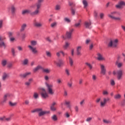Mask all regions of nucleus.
I'll use <instances>...</instances> for the list:
<instances>
[{"instance_id":"obj_57","label":"nucleus","mask_w":125,"mask_h":125,"mask_svg":"<svg viewBox=\"0 0 125 125\" xmlns=\"http://www.w3.org/2000/svg\"><path fill=\"white\" fill-rule=\"evenodd\" d=\"M110 84L111 85H112V86L115 85V81H114V80H111L110 81Z\"/></svg>"},{"instance_id":"obj_5","label":"nucleus","mask_w":125,"mask_h":125,"mask_svg":"<svg viewBox=\"0 0 125 125\" xmlns=\"http://www.w3.org/2000/svg\"><path fill=\"white\" fill-rule=\"evenodd\" d=\"M46 86L47 88V92L49 94L53 95L54 94V91L53 90V85L51 84L46 83Z\"/></svg>"},{"instance_id":"obj_2","label":"nucleus","mask_w":125,"mask_h":125,"mask_svg":"<svg viewBox=\"0 0 125 125\" xmlns=\"http://www.w3.org/2000/svg\"><path fill=\"white\" fill-rule=\"evenodd\" d=\"M13 97V95L11 93H7L4 95L3 97V99L0 101V105H4L7 102V100L8 99H11Z\"/></svg>"},{"instance_id":"obj_61","label":"nucleus","mask_w":125,"mask_h":125,"mask_svg":"<svg viewBox=\"0 0 125 125\" xmlns=\"http://www.w3.org/2000/svg\"><path fill=\"white\" fill-rule=\"evenodd\" d=\"M25 85H26V86H29V85L31 84V83H30V82H29L28 81L25 82L24 83Z\"/></svg>"},{"instance_id":"obj_47","label":"nucleus","mask_w":125,"mask_h":125,"mask_svg":"<svg viewBox=\"0 0 125 125\" xmlns=\"http://www.w3.org/2000/svg\"><path fill=\"white\" fill-rule=\"evenodd\" d=\"M52 120H53V121H57V116L55 115H54L52 116Z\"/></svg>"},{"instance_id":"obj_12","label":"nucleus","mask_w":125,"mask_h":125,"mask_svg":"<svg viewBox=\"0 0 125 125\" xmlns=\"http://www.w3.org/2000/svg\"><path fill=\"white\" fill-rule=\"evenodd\" d=\"M84 26L86 29H91V21H86L84 23Z\"/></svg>"},{"instance_id":"obj_42","label":"nucleus","mask_w":125,"mask_h":125,"mask_svg":"<svg viewBox=\"0 0 125 125\" xmlns=\"http://www.w3.org/2000/svg\"><path fill=\"white\" fill-rule=\"evenodd\" d=\"M24 104L26 106H29L30 105V101L29 100H26L24 101Z\"/></svg>"},{"instance_id":"obj_15","label":"nucleus","mask_w":125,"mask_h":125,"mask_svg":"<svg viewBox=\"0 0 125 125\" xmlns=\"http://www.w3.org/2000/svg\"><path fill=\"white\" fill-rule=\"evenodd\" d=\"M74 31L73 29H70L69 31H67L66 33V37L67 39H71L72 37V33Z\"/></svg>"},{"instance_id":"obj_11","label":"nucleus","mask_w":125,"mask_h":125,"mask_svg":"<svg viewBox=\"0 0 125 125\" xmlns=\"http://www.w3.org/2000/svg\"><path fill=\"white\" fill-rule=\"evenodd\" d=\"M101 68V74L102 75H106V67H105V65L103 64H100Z\"/></svg>"},{"instance_id":"obj_31","label":"nucleus","mask_w":125,"mask_h":125,"mask_svg":"<svg viewBox=\"0 0 125 125\" xmlns=\"http://www.w3.org/2000/svg\"><path fill=\"white\" fill-rule=\"evenodd\" d=\"M51 70L49 68H43L42 69V72H43V73H46V74H49V73H50L51 72Z\"/></svg>"},{"instance_id":"obj_25","label":"nucleus","mask_w":125,"mask_h":125,"mask_svg":"<svg viewBox=\"0 0 125 125\" xmlns=\"http://www.w3.org/2000/svg\"><path fill=\"white\" fill-rule=\"evenodd\" d=\"M26 28H27V24L26 23H23L21 25L20 31L21 32H24L26 30Z\"/></svg>"},{"instance_id":"obj_20","label":"nucleus","mask_w":125,"mask_h":125,"mask_svg":"<svg viewBox=\"0 0 125 125\" xmlns=\"http://www.w3.org/2000/svg\"><path fill=\"white\" fill-rule=\"evenodd\" d=\"M31 72H26L24 74H21L20 75V77H21L22 79H25L26 78H28L29 76H31Z\"/></svg>"},{"instance_id":"obj_17","label":"nucleus","mask_w":125,"mask_h":125,"mask_svg":"<svg viewBox=\"0 0 125 125\" xmlns=\"http://www.w3.org/2000/svg\"><path fill=\"white\" fill-rule=\"evenodd\" d=\"M82 46H78L76 47V53L77 54V55H78L79 56H81V55H82Z\"/></svg>"},{"instance_id":"obj_35","label":"nucleus","mask_w":125,"mask_h":125,"mask_svg":"<svg viewBox=\"0 0 125 125\" xmlns=\"http://www.w3.org/2000/svg\"><path fill=\"white\" fill-rule=\"evenodd\" d=\"M7 64V61L6 60H3L1 62V64L2 66H5Z\"/></svg>"},{"instance_id":"obj_56","label":"nucleus","mask_w":125,"mask_h":125,"mask_svg":"<svg viewBox=\"0 0 125 125\" xmlns=\"http://www.w3.org/2000/svg\"><path fill=\"white\" fill-rule=\"evenodd\" d=\"M11 51H12V55L13 56H15V49H14V48H12L11 49Z\"/></svg>"},{"instance_id":"obj_46","label":"nucleus","mask_w":125,"mask_h":125,"mask_svg":"<svg viewBox=\"0 0 125 125\" xmlns=\"http://www.w3.org/2000/svg\"><path fill=\"white\" fill-rule=\"evenodd\" d=\"M46 55L48 57H51V53L48 51H46Z\"/></svg>"},{"instance_id":"obj_52","label":"nucleus","mask_w":125,"mask_h":125,"mask_svg":"<svg viewBox=\"0 0 125 125\" xmlns=\"http://www.w3.org/2000/svg\"><path fill=\"white\" fill-rule=\"evenodd\" d=\"M71 14H72V15H75V13H76V10L75 9H73L72 8L71 9Z\"/></svg>"},{"instance_id":"obj_21","label":"nucleus","mask_w":125,"mask_h":125,"mask_svg":"<svg viewBox=\"0 0 125 125\" xmlns=\"http://www.w3.org/2000/svg\"><path fill=\"white\" fill-rule=\"evenodd\" d=\"M40 8H38V7L36 6V10H35V11L31 13V15L32 16H34V15H38L40 13Z\"/></svg>"},{"instance_id":"obj_9","label":"nucleus","mask_w":125,"mask_h":125,"mask_svg":"<svg viewBox=\"0 0 125 125\" xmlns=\"http://www.w3.org/2000/svg\"><path fill=\"white\" fill-rule=\"evenodd\" d=\"M97 59L98 60V61H105L106 60L105 57L103 56V54L99 52L97 53Z\"/></svg>"},{"instance_id":"obj_58","label":"nucleus","mask_w":125,"mask_h":125,"mask_svg":"<svg viewBox=\"0 0 125 125\" xmlns=\"http://www.w3.org/2000/svg\"><path fill=\"white\" fill-rule=\"evenodd\" d=\"M5 121H6L7 122H9V121H11V116H10L8 118L5 117Z\"/></svg>"},{"instance_id":"obj_30","label":"nucleus","mask_w":125,"mask_h":125,"mask_svg":"<svg viewBox=\"0 0 125 125\" xmlns=\"http://www.w3.org/2000/svg\"><path fill=\"white\" fill-rule=\"evenodd\" d=\"M122 98V95L120 94H117L114 96V99L116 100H120Z\"/></svg>"},{"instance_id":"obj_59","label":"nucleus","mask_w":125,"mask_h":125,"mask_svg":"<svg viewBox=\"0 0 125 125\" xmlns=\"http://www.w3.org/2000/svg\"><path fill=\"white\" fill-rule=\"evenodd\" d=\"M61 53L62 54L63 57H64V56H65V55H67V53H64L63 51L61 50L60 51Z\"/></svg>"},{"instance_id":"obj_43","label":"nucleus","mask_w":125,"mask_h":125,"mask_svg":"<svg viewBox=\"0 0 125 125\" xmlns=\"http://www.w3.org/2000/svg\"><path fill=\"white\" fill-rule=\"evenodd\" d=\"M83 3L84 5V8L87 6V1H86L85 0H83Z\"/></svg>"},{"instance_id":"obj_28","label":"nucleus","mask_w":125,"mask_h":125,"mask_svg":"<svg viewBox=\"0 0 125 125\" xmlns=\"http://www.w3.org/2000/svg\"><path fill=\"white\" fill-rule=\"evenodd\" d=\"M29 13H31V11H30V10H24L21 12L22 15H25V14H29Z\"/></svg>"},{"instance_id":"obj_1","label":"nucleus","mask_w":125,"mask_h":125,"mask_svg":"<svg viewBox=\"0 0 125 125\" xmlns=\"http://www.w3.org/2000/svg\"><path fill=\"white\" fill-rule=\"evenodd\" d=\"M31 45H28V47L33 54H38V50L36 47L33 46H36L38 44V42L36 41H31L30 42Z\"/></svg>"},{"instance_id":"obj_4","label":"nucleus","mask_w":125,"mask_h":125,"mask_svg":"<svg viewBox=\"0 0 125 125\" xmlns=\"http://www.w3.org/2000/svg\"><path fill=\"white\" fill-rule=\"evenodd\" d=\"M118 42H119L118 39L111 40L108 44V47H117V46H118Z\"/></svg>"},{"instance_id":"obj_33","label":"nucleus","mask_w":125,"mask_h":125,"mask_svg":"<svg viewBox=\"0 0 125 125\" xmlns=\"http://www.w3.org/2000/svg\"><path fill=\"white\" fill-rule=\"evenodd\" d=\"M85 65L87 66V67L89 68V70H92V68H93V66L90 64V63L89 62H85Z\"/></svg>"},{"instance_id":"obj_64","label":"nucleus","mask_w":125,"mask_h":125,"mask_svg":"<svg viewBox=\"0 0 125 125\" xmlns=\"http://www.w3.org/2000/svg\"><path fill=\"white\" fill-rule=\"evenodd\" d=\"M50 109L51 111H55V110H56V108L53 106H51Z\"/></svg>"},{"instance_id":"obj_60","label":"nucleus","mask_w":125,"mask_h":125,"mask_svg":"<svg viewBox=\"0 0 125 125\" xmlns=\"http://www.w3.org/2000/svg\"><path fill=\"white\" fill-rule=\"evenodd\" d=\"M92 79L93 80L95 81L97 79V77L95 75H93L92 76Z\"/></svg>"},{"instance_id":"obj_32","label":"nucleus","mask_w":125,"mask_h":125,"mask_svg":"<svg viewBox=\"0 0 125 125\" xmlns=\"http://www.w3.org/2000/svg\"><path fill=\"white\" fill-rule=\"evenodd\" d=\"M69 64L71 67L74 65V60H73V59L71 58V57H69Z\"/></svg>"},{"instance_id":"obj_44","label":"nucleus","mask_w":125,"mask_h":125,"mask_svg":"<svg viewBox=\"0 0 125 125\" xmlns=\"http://www.w3.org/2000/svg\"><path fill=\"white\" fill-rule=\"evenodd\" d=\"M65 103L67 105L68 108H71V105H70L71 102L70 101H65Z\"/></svg>"},{"instance_id":"obj_34","label":"nucleus","mask_w":125,"mask_h":125,"mask_svg":"<svg viewBox=\"0 0 125 125\" xmlns=\"http://www.w3.org/2000/svg\"><path fill=\"white\" fill-rule=\"evenodd\" d=\"M70 45V43L68 42H65V44L63 45L64 49H67L69 46Z\"/></svg>"},{"instance_id":"obj_8","label":"nucleus","mask_w":125,"mask_h":125,"mask_svg":"<svg viewBox=\"0 0 125 125\" xmlns=\"http://www.w3.org/2000/svg\"><path fill=\"white\" fill-rule=\"evenodd\" d=\"M39 110H40L38 112L39 117H42V116H44V115H47V114H49V113H50L49 111H43L42 108H39Z\"/></svg>"},{"instance_id":"obj_54","label":"nucleus","mask_w":125,"mask_h":125,"mask_svg":"<svg viewBox=\"0 0 125 125\" xmlns=\"http://www.w3.org/2000/svg\"><path fill=\"white\" fill-rule=\"evenodd\" d=\"M64 21H65V22H67V23H70V22H71V20H70L69 19V18H65L64 19Z\"/></svg>"},{"instance_id":"obj_6","label":"nucleus","mask_w":125,"mask_h":125,"mask_svg":"<svg viewBox=\"0 0 125 125\" xmlns=\"http://www.w3.org/2000/svg\"><path fill=\"white\" fill-rule=\"evenodd\" d=\"M113 75H116V74H117V80L118 81H121V80H122V78H123V70L122 69L118 70L116 72V71H113Z\"/></svg>"},{"instance_id":"obj_50","label":"nucleus","mask_w":125,"mask_h":125,"mask_svg":"<svg viewBox=\"0 0 125 125\" xmlns=\"http://www.w3.org/2000/svg\"><path fill=\"white\" fill-rule=\"evenodd\" d=\"M41 109L40 108H36L33 110L31 111V113H36V112H38L39 113V111H40Z\"/></svg>"},{"instance_id":"obj_3","label":"nucleus","mask_w":125,"mask_h":125,"mask_svg":"<svg viewBox=\"0 0 125 125\" xmlns=\"http://www.w3.org/2000/svg\"><path fill=\"white\" fill-rule=\"evenodd\" d=\"M116 14H117V12L113 11L108 14L107 16L109 17V18H110V19H112L113 20H116V21H121V19L120 17H115Z\"/></svg>"},{"instance_id":"obj_63","label":"nucleus","mask_w":125,"mask_h":125,"mask_svg":"<svg viewBox=\"0 0 125 125\" xmlns=\"http://www.w3.org/2000/svg\"><path fill=\"white\" fill-rule=\"evenodd\" d=\"M74 109L75 110V112H79V106H78V105L75 106Z\"/></svg>"},{"instance_id":"obj_19","label":"nucleus","mask_w":125,"mask_h":125,"mask_svg":"<svg viewBox=\"0 0 125 125\" xmlns=\"http://www.w3.org/2000/svg\"><path fill=\"white\" fill-rule=\"evenodd\" d=\"M9 9H10L12 14H14L16 11V7L14 5H12L9 7Z\"/></svg>"},{"instance_id":"obj_39","label":"nucleus","mask_w":125,"mask_h":125,"mask_svg":"<svg viewBox=\"0 0 125 125\" xmlns=\"http://www.w3.org/2000/svg\"><path fill=\"white\" fill-rule=\"evenodd\" d=\"M9 105L11 106H16V105H17V103H12L11 102H9Z\"/></svg>"},{"instance_id":"obj_16","label":"nucleus","mask_w":125,"mask_h":125,"mask_svg":"<svg viewBox=\"0 0 125 125\" xmlns=\"http://www.w3.org/2000/svg\"><path fill=\"white\" fill-rule=\"evenodd\" d=\"M115 65L117 66V68H122L124 66V63L120 61H116L115 62Z\"/></svg>"},{"instance_id":"obj_48","label":"nucleus","mask_w":125,"mask_h":125,"mask_svg":"<svg viewBox=\"0 0 125 125\" xmlns=\"http://www.w3.org/2000/svg\"><path fill=\"white\" fill-rule=\"evenodd\" d=\"M118 3L120 4V5L121 6V7H122L123 5H125V1H120L119 2H118Z\"/></svg>"},{"instance_id":"obj_36","label":"nucleus","mask_w":125,"mask_h":125,"mask_svg":"<svg viewBox=\"0 0 125 125\" xmlns=\"http://www.w3.org/2000/svg\"><path fill=\"white\" fill-rule=\"evenodd\" d=\"M65 74L67 76H70V69H69L68 68H66L65 69Z\"/></svg>"},{"instance_id":"obj_18","label":"nucleus","mask_w":125,"mask_h":125,"mask_svg":"<svg viewBox=\"0 0 125 125\" xmlns=\"http://www.w3.org/2000/svg\"><path fill=\"white\" fill-rule=\"evenodd\" d=\"M34 25L36 28H41L42 27V23L41 22H38L36 20L34 22Z\"/></svg>"},{"instance_id":"obj_10","label":"nucleus","mask_w":125,"mask_h":125,"mask_svg":"<svg viewBox=\"0 0 125 125\" xmlns=\"http://www.w3.org/2000/svg\"><path fill=\"white\" fill-rule=\"evenodd\" d=\"M41 96L42 98H47V97H48V94L44 88L41 89Z\"/></svg>"},{"instance_id":"obj_22","label":"nucleus","mask_w":125,"mask_h":125,"mask_svg":"<svg viewBox=\"0 0 125 125\" xmlns=\"http://www.w3.org/2000/svg\"><path fill=\"white\" fill-rule=\"evenodd\" d=\"M8 74L6 73V72H4L3 73L2 76V80L3 82H5V81H6V80H7V79H8Z\"/></svg>"},{"instance_id":"obj_40","label":"nucleus","mask_w":125,"mask_h":125,"mask_svg":"<svg viewBox=\"0 0 125 125\" xmlns=\"http://www.w3.org/2000/svg\"><path fill=\"white\" fill-rule=\"evenodd\" d=\"M103 122L104 124H110V123H111V122L109 120H108L107 119H103Z\"/></svg>"},{"instance_id":"obj_27","label":"nucleus","mask_w":125,"mask_h":125,"mask_svg":"<svg viewBox=\"0 0 125 125\" xmlns=\"http://www.w3.org/2000/svg\"><path fill=\"white\" fill-rule=\"evenodd\" d=\"M57 24H58V23L57 21H54L51 23L50 27H51L52 29H54V28L57 27Z\"/></svg>"},{"instance_id":"obj_53","label":"nucleus","mask_w":125,"mask_h":125,"mask_svg":"<svg viewBox=\"0 0 125 125\" xmlns=\"http://www.w3.org/2000/svg\"><path fill=\"white\" fill-rule=\"evenodd\" d=\"M64 116L65 117V118H67V119H69V118H70V114H69V113L66 112L64 114Z\"/></svg>"},{"instance_id":"obj_23","label":"nucleus","mask_w":125,"mask_h":125,"mask_svg":"<svg viewBox=\"0 0 125 125\" xmlns=\"http://www.w3.org/2000/svg\"><path fill=\"white\" fill-rule=\"evenodd\" d=\"M74 27L75 28H81L82 27V20H80L78 21L75 23Z\"/></svg>"},{"instance_id":"obj_55","label":"nucleus","mask_w":125,"mask_h":125,"mask_svg":"<svg viewBox=\"0 0 125 125\" xmlns=\"http://www.w3.org/2000/svg\"><path fill=\"white\" fill-rule=\"evenodd\" d=\"M115 7L120 9L121 8H122V6L119 4V3H118L117 4L115 5Z\"/></svg>"},{"instance_id":"obj_49","label":"nucleus","mask_w":125,"mask_h":125,"mask_svg":"<svg viewBox=\"0 0 125 125\" xmlns=\"http://www.w3.org/2000/svg\"><path fill=\"white\" fill-rule=\"evenodd\" d=\"M61 9V6L60 5H57L55 7L56 10H60Z\"/></svg>"},{"instance_id":"obj_24","label":"nucleus","mask_w":125,"mask_h":125,"mask_svg":"<svg viewBox=\"0 0 125 125\" xmlns=\"http://www.w3.org/2000/svg\"><path fill=\"white\" fill-rule=\"evenodd\" d=\"M44 0H38V2L36 3V5L38 8H41L42 7V3L43 2Z\"/></svg>"},{"instance_id":"obj_51","label":"nucleus","mask_w":125,"mask_h":125,"mask_svg":"<svg viewBox=\"0 0 125 125\" xmlns=\"http://www.w3.org/2000/svg\"><path fill=\"white\" fill-rule=\"evenodd\" d=\"M13 66V64L12 63H9L7 65V67L9 68V69H11Z\"/></svg>"},{"instance_id":"obj_26","label":"nucleus","mask_w":125,"mask_h":125,"mask_svg":"<svg viewBox=\"0 0 125 125\" xmlns=\"http://www.w3.org/2000/svg\"><path fill=\"white\" fill-rule=\"evenodd\" d=\"M22 64L24 66H27V65H28V64H29V59H24L22 62Z\"/></svg>"},{"instance_id":"obj_29","label":"nucleus","mask_w":125,"mask_h":125,"mask_svg":"<svg viewBox=\"0 0 125 125\" xmlns=\"http://www.w3.org/2000/svg\"><path fill=\"white\" fill-rule=\"evenodd\" d=\"M43 68L41 66V65H38L36 67H35L33 71L34 72H37V71H39V70H42Z\"/></svg>"},{"instance_id":"obj_14","label":"nucleus","mask_w":125,"mask_h":125,"mask_svg":"<svg viewBox=\"0 0 125 125\" xmlns=\"http://www.w3.org/2000/svg\"><path fill=\"white\" fill-rule=\"evenodd\" d=\"M54 64H56L58 67H61L64 64V61L62 60H59L58 62L54 61Z\"/></svg>"},{"instance_id":"obj_41","label":"nucleus","mask_w":125,"mask_h":125,"mask_svg":"<svg viewBox=\"0 0 125 125\" xmlns=\"http://www.w3.org/2000/svg\"><path fill=\"white\" fill-rule=\"evenodd\" d=\"M92 121V117H88L86 119L85 121L87 123H90Z\"/></svg>"},{"instance_id":"obj_38","label":"nucleus","mask_w":125,"mask_h":125,"mask_svg":"<svg viewBox=\"0 0 125 125\" xmlns=\"http://www.w3.org/2000/svg\"><path fill=\"white\" fill-rule=\"evenodd\" d=\"M33 97L35 99H38V98H39V94L37 92H35L33 94Z\"/></svg>"},{"instance_id":"obj_62","label":"nucleus","mask_w":125,"mask_h":125,"mask_svg":"<svg viewBox=\"0 0 125 125\" xmlns=\"http://www.w3.org/2000/svg\"><path fill=\"white\" fill-rule=\"evenodd\" d=\"M80 104L81 106H83V104H84V100H82V101L80 102Z\"/></svg>"},{"instance_id":"obj_7","label":"nucleus","mask_w":125,"mask_h":125,"mask_svg":"<svg viewBox=\"0 0 125 125\" xmlns=\"http://www.w3.org/2000/svg\"><path fill=\"white\" fill-rule=\"evenodd\" d=\"M108 101H110V98H104L103 99V100H102L100 102V107H105V105L107 104V102H108Z\"/></svg>"},{"instance_id":"obj_13","label":"nucleus","mask_w":125,"mask_h":125,"mask_svg":"<svg viewBox=\"0 0 125 125\" xmlns=\"http://www.w3.org/2000/svg\"><path fill=\"white\" fill-rule=\"evenodd\" d=\"M2 41H3V39L1 36H0V46L6 48L7 45L6 44V43H4Z\"/></svg>"},{"instance_id":"obj_37","label":"nucleus","mask_w":125,"mask_h":125,"mask_svg":"<svg viewBox=\"0 0 125 125\" xmlns=\"http://www.w3.org/2000/svg\"><path fill=\"white\" fill-rule=\"evenodd\" d=\"M67 85L68 87H70V88L72 87L73 85V82H72L71 80H70V82L67 83Z\"/></svg>"},{"instance_id":"obj_45","label":"nucleus","mask_w":125,"mask_h":125,"mask_svg":"<svg viewBox=\"0 0 125 125\" xmlns=\"http://www.w3.org/2000/svg\"><path fill=\"white\" fill-rule=\"evenodd\" d=\"M103 95L107 96L108 95L109 92H108V91L104 90V91H103Z\"/></svg>"}]
</instances>
